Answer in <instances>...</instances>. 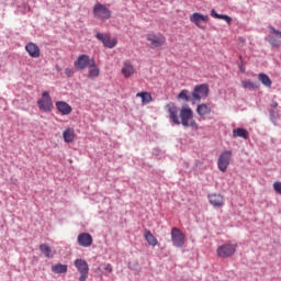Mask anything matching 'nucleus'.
<instances>
[{"mask_svg": "<svg viewBox=\"0 0 281 281\" xmlns=\"http://www.w3.org/2000/svg\"><path fill=\"white\" fill-rule=\"evenodd\" d=\"M278 106V103H274V108Z\"/></svg>", "mask_w": 281, "mask_h": 281, "instance_id": "c9c22d12", "label": "nucleus"}, {"mask_svg": "<svg viewBox=\"0 0 281 281\" xmlns=\"http://www.w3.org/2000/svg\"><path fill=\"white\" fill-rule=\"evenodd\" d=\"M95 38L101 41V43L104 45V47H108V49H113V47L117 45V40H111V37L105 33H97Z\"/></svg>", "mask_w": 281, "mask_h": 281, "instance_id": "ddd939ff", "label": "nucleus"}, {"mask_svg": "<svg viewBox=\"0 0 281 281\" xmlns=\"http://www.w3.org/2000/svg\"><path fill=\"white\" fill-rule=\"evenodd\" d=\"M270 115H271V117H276V115H277L276 111H270Z\"/></svg>", "mask_w": 281, "mask_h": 281, "instance_id": "72a5a7b5", "label": "nucleus"}, {"mask_svg": "<svg viewBox=\"0 0 281 281\" xmlns=\"http://www.w3.org/2000/svg\"><path fill=\"white\" fill-rule=\"evenodd\" d=\"M270 34L266 37V41L272 45V47H280L281 31L276 30L273 26H269Z\"/></svg>", "mask_w": 281, "mask_h": 281, "instance_id": "f8f14e48", "label": "nucleus"}, {"mask_svg": "<svg viewBox=\"0 0 281 281\" xmlns=\"http://www.w3.org/2000/svg\"><path fill=\"white\" fill-rule=\"evenodd\" d=\"M171 243L175 247H183L186 245V234L179 228L173 227L171 229Z\"/></svg>", "mask_w": 281, "mask_h": 281, "instance_id": "9b49d317", "label": "nucleus"}, {"mask_svg": "<svg viewBox=\"0 0 281 281\" xmlns=\"http://www.w3.org/2000/svg\"><path fill=\"white\" fill-rule=\"evenodd\" d=\"M258 80L263 85V87H267L268 89H271V86L273 85V81H271V78L268 77L267 74L260 72L258 75Z\"/></svg>", "mask_w": 281, "mask_h": 281, "instance_id": "b1692460", "label": "nucleus"}, {"mask_svg": "<svg viewBox=\"0 0 281 281\" xmlns=\"http://www.w3.org/2000/svg\"><path fill=\"white\" fill-rule=\"evenodd\" d=\"M25 49L31 58H38L41 56V48L34 43H27Z\"/></svg>", "mask_w": 281, "mask_h": 281, "instance_id": "f3484780", "label": "nucleus"}, {"mask_svg": "<svg viewBox=\"0 0 281 281\" xmlns=\"http://www.w3.org/2000/svg\"><path fill=\"white\" fill-rule=\"evenodd\" d=\"M64 142L66 144H74L76 142V131L72 127H68L63 132Z\"/></svg>", "mask_w": 281, "mask_h": 281, "instance_id": "a211bd4d", "label": "nucleus"}, {"mask_svg": "<svg viewBox=\"0 0 281 281\" xmlns=\"http://www.w3.org/2000/svg\"><path fill=\"white\" fill-rule=\"evenodd\" d=\"M273 190H274V192H277V194H281V182L280 181H276L273 183Z\"/></svg>", "mask_w": 281, "mask_h": 281, "instance_id": "7c9ffc66", "label": "nucleus"}, {"mask_svg": "<svg viewBox=\"0 0 281 281\" xmlns=\"http://www.w3.org/2000/svg\"><path fill=\"white\" fill-rule=\"evenodd\" d=\"M40 251L46 256V258H52V248L45 244L40 245Z\"/></svg>", "mask_w": 281, "mask_h": 281, "instance_id": "c85d7f7f", "label": "nucleus"}, {"mask_svg": "<svg viewBox=\"0 0 281 281\" xmlns=\"http://www.w3.org/2000/svg\"><path fill=\"white\" fill-rule=\"evenodd\" d=\"M207 21H210V15H203L199 12H194L190 15V22L200 30H205V24L207 23Z\"/></svg>", "mask_w": 281, "mask_h": 281, "instance_id": "1a4fd4ad", "label": "nucleus"}, {"mask_svg": "<svg viewBox=\"0 0 281 281\" xmlns=\"http://www.w3.org/2000/svg\"><path fill=\"white\" fill-rule=\"evenodd\" d=\"M53 273H67V265L57 263L52 267Z\"/></svg>", "mask_w": 281, "mask_h": 281, "instance_id": "cd10ccee", "label": "nucleus"}, {"mask_svg": "<svg viewBox=\"0 0 281 281\" xmlns=\"http://www.w3.org/2000/svg\"><path fill=\"white\" fill-rule=\"evenodd\" d=\"M74 265L80 273L79 281H87L89 278V263L85 259H76Z\"/></svg>", "mask_w": 281, "mask_h": 281, "instance_id": "39448f33", "label": "nucleus"}, {"mask_svg": "<svg viewBox=\"0 0 281 281\" xmlns=\"http://www.w3.org/2000/svg\"><path fill=\"white\" fill-rule=\"evenodd\" d=\"M57 71H60V67H57Z\"/></svg>", "mask_w": 281, "mask_h": 281, "instance_id": "f704fd0d", "label": "nucleus"}, {"mask_svg": "<svg viewBox=\"0 0 281 281\" xmlns=\"http://www.w3.org/2000/svg\"><path fill=\"white\" fill-rule=\"evenodd\" d=\"M210 95V86L207 83L198 85L194 87L192 91V98L195 102H201V100H205Z\"/></svg>", "mask_w": 281, "mask_h": 281, "instance_id": "20e7f679", "label": "nucleus"}, {"mask_svg": "<svg viewBox=\"0 0 281 281\" xmlns=\"http://www.w3.org/2000/svg\"><path fill=\"white\" fill-rule=\"evenodd\" d=\"M77 243L80 247H91L93 245V237L89 233H81L77 237Z\"/></svg>", "mask_w": 281, "mask_h": 281, "instance_id": "2eb2a0df", "label": "nucleus"}, {"mask_svg": "<svg viewBox=\"0 0 281 281\" xmlns=\"http://www.w3.org/2000/svg\"><path fill=\"white\" fill-rule=\"evenodd\" d=\"M56 106L57 110L59 111V113H61V115H70L71 114V105H69V103L65 102V101H57L56 102Z\"/></svg>", "mask_w": 281, "mask_h": 281, "instance_id": "aec40b11", "label": "nucleus"}, {"mask_svg": "<svg viewBox=\"0 0 281 281\" xmlns=\"http://www.w3.org/2000/svg\"><path fill=\"white\" fill-rule=\"evenodd\" d=\"M188 90L180 91V93L178 94V100H184V102H189L190 97L188 95Z\"/></svg>", "mask_w": 281, "mask_h": 281, "instance_id": "c756f323", "label": "nucleus"}, {"mask_svg": "<svg viewBox=\"0 0 281 281\" xmlns=\"http://www.w3.org/2000/svg\"><path fill=\"white\" fill-rule=\"evenodd\" d=\"M37 106L40 111H43V113L52 112V109H54V102L52 101V97L49 95V92L44 91L42 93L41 99L37 100Z\"/></svg>", "mask_w": 281, "mask_h": 281, "instance_id": "7ed1b4c3", "label": "nucleus"}, {"mask_svg": "<svg viewBox=\"0 0 281 281\" xmlns=\"http://www.w3.org/2000/svg\"><path fill=\"white\" fill-rule=\"evenodd\" d=\"M166 111L169 114L170 122H172V124L176 126H180V124H182V126L186 128H199V124H196V121L193 120L194 112L190 105H183L179 112L177 104L171 102L166 105Z\"/></svg>", "mask_w": 281, "mask_h": 281, "instance_id": "f257e3e1", "label": "nucleus"}, {"mask_svg": "<svg viewBox=\"0 0 281 281\" xmlns=\"http://www.w3.org/2000/svg\"><path fill=\"white\" fill-rule=\"evenodd\" d=\"M209 202L213 207H223L225 205V196L220 193H211L209 194Z\"/></svg>", "mask_w": 281, "mask_h": 281, "instance_id": "4468645a", "label": "nucleus"}, {"mask_svg": "<svg viewBox=\"0 0 281 281\" xmlns=\"http://www.w3.org/2000/svg\"><path fill=\"white\" fill-rule=\"evenodd\" d=\"M211 16H213V19H221L222 21H226L228 25H232V18L229 15L218 14L214 9L211 10Z\"/></svg>", "mask_w": 281, "mask_h": 281, "instance_id": "a878e982", "label": "nucleus"}, {"mask_svg": "<svg viewBox=\"0 0 281 281\" xmlns=\"http://www.w3.org/2000/svg\"><path fill=\"white\" fill-rule=\"evenodd\" d=\"M104 269H105V271H108V273L113 272V266H111V263H108Z\"/></svg>", "mask_w": 281, "mask_h": 281, "instance_id": "473e14b6", "label": "nucleus"}, {"mask_svg": "<svg viewBox=\"0 0 281 281\" xmlns=\"http://www.w3.org/2000/svg\"><path fill=\"white\" fill-rule=\"evenodd\" d=\"M136 98L142 99L143 105L150 104V102H153V94H150V92H137Z\"/></svg>", "mask_w": 281, "mask_h": 281, "instance_id": "393cba45", "label": "nucleus"}, {"mask_svg": "<svg viewBox=\"0 0 281 281\" xmlns=\"http://www.w3.org/2000/svg\"><path fill=\"white\" fill-rule=\"evenodd\" d=\"M65 74L68 78H72L74 74L76 72L74 71V68H66Z\"/></svg>", "mask_w": 281, "mask_h": 281, "instance_id": "2f4dec72", "label": "nucleus"}, {"mask_svg": "<svg viewBox=\"0 0 281 281\" xmlns=\"http://www.w3.org/2000/svg\"><path fill=\"white\" fill-rule=\"evenodd\" d=\"M144 237H145V240L148 243V245H150L151 247H157L158 245L157 237H155V235H153L150 231L146 229L144 232Z\"/></svg>", "mask_w": 281, "mask_h": 281, "instance_id": "5701e85b", "label": "nucleus"}, {"mask_svg": "<svg viewBox=\"0 0 281 281\" xmlns=\"http://www.w3.org/2000/svg\"><path fill=\"white\" fill-rule=\"evenodd\" d=\"M93 16L99 21H109L111 19V10L105 4L97 2L93 5Z\"/></svg>", "mask_w": 281, "mask_h": 281, "instance_id": "f03ea898", "label": "nucleus"}, {"mask_svg": "<svg viewBox=\"0 0 281 281\" xmlns=\"http://www.w3.org/2000/svg\"><path fill=\"white\" fill-rule=\"evenodd\" d=\"M92 60L93 58L89 55L81 54L77 57V60L74 61V67L77 71H85L87 67H90Z\"/></svg>", "mask_w": 281, "mask_h": 281, "instance_id": "423d86ee", "label": "nucleus"}, {"mask_svg": "<svg viewBox=\"0 0 281 281\" xmlns=\"http://www.w3.org/2000/svg\"><path fill=\"white\" fill-rule=\"evenodd\" d=\"M196 113L200 117H205V115H210V113H212V108L205 103L199 104L196 108Z\"/></svg>", "mask_w": 281, "mask_h": 281, "instance_id": "4be33fe9", "label": "nucleus"}, {"mask_svg": "<svg viewBox=\"0 0 281 281\" xmlns=\"http://www.w3.org/2000/svg\"><path fill=\"white\" fill-rule=\"evenodd\" d=\"M229 161H232V150L223 151L217 159L218 170H221V172H227Z\"/></svg>", "mask_w": 281, "mask_h": 281, "instance_id": "0eeeda50", "label": "nucleus"}, {"mask_svg": "<svg viewBox=\"0 0 281 281\" xmlns=\"http://www.w3.org/2000/svg\"><path fill=\"white\" fill-rule=\"evenodd\" d=\"M88 78H90V80H95V78L100 76V68L98 67V65H95L94 58H92L91 65L90 67H88Z\"/></svg>", "mask_w": 281, "mask_h": 281, "instance_id": "6ab92c4d", "label": "nucleus"}, {"mask_svg": "<svg viewBox=\"0 0 281 281\" xmlns=\"http://www.w3.org/2000/svg\"><path fill=\"white\" fill-rule=\"evenodd\" d=\"M121 74L124 76V78H131V76H135V66H133L131 60H125L123 63Z\"/></svg>", "mask_w": 281, "mask_h": 281, "instance_id": "dca6fc26", "label": "nucleus"}, {"mask_svg": "<svg viewBox=\"0 0 281 281\" xmlns=\"http://www.w3.org/2000/svg\"><path fill=\"white\" fill-rule=\"evenodd\" d=\"M233 137H243V139H247L249 137V133L247 130L238 127L233 131Z\"/></svg>", "mask_w": 281, "mask_h": 281, "instance_id": "bb28decb", "label": "nucleus"}, {"mask_svg": "<svg viewBox=\"0 0 281 281\" xmlns=\"http://www.w3.org/2000/svg\"><path fill=\"white\" fill-rule=\"evenodd\" d=\"M243 89H247L248 91H256V89H260V83L254 82L249 79H245L241 81Z\"/></svg>", "mask_w": 281, "mask_h": 281, "instance_id": "412c9836", "label": "nucleus"}, {"mask_svg": "<svg viewBox=\"0 0 281 281\" xmlns=\"http://www.w3.org/2000/svg\"><path fill=\"white\" fill-rule=\"evenodd\" d=\"M146 40L153 49L166 45V36L161 34L149 33L146 35Z\"/></svg>", "mask_w": 281, "mask_h": 281, "instance_id": "9d476101", "label": "nucleus"}, {"mask_svg": "<svg viewBox=\"0 0 281 281\" xmlns=\"http://www.w3.org/2000/svg\"><path fill=\"white\" fill-rule=\"evenodd\" d=\"M236 244H224L217 248L218 258H232L236 254Z\"/></svg>", "mask_w": 281, "mask_h": 281, "instance_id": "6e6552de", "label": "nucleus"}]
</instances>
